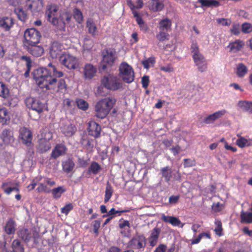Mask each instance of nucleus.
I'll use <instances>...</instances> for the list:
<instances>
[{
    "label": "nucleus",
    "mask_w": 252,
    "mask_h": 252,
    "mask_svg": "<svg viewBox=\"0 0 252 252\" xmlns=\"http://www.w3.org/2000/svg\"><path fill=\"white\" fill-rule=\"evenodd\" d=\"M73 17L76 21L79 24H81L83 21V16L81 10L77 8H75L73 9Z\"/></svg>",
    "instance_id": "44"
},
{
    "label": "nucleus",
    "mask_w": 252,
    "mask_h": 252,
    "mask_svg": "<svg viewBox=\"0 0 252 252\" xmlns=\"http://www.w3.org/2000/svg\"><path fill=\"white\" fill-rule=\"evenodd\" d=\"M137 23L139 25L140 30L143 32H147L149 31V28L147 24L143 21L142 18H138Z\"/></svg>",
    "instance_id": "49"
},
{
    "label": "nucleus",
    "mask_w": 252,
    "mask_h": 252,
    "mask_svg": "<svg viewBox=\"0 0 252 252\" xmlns=\"http://www.w3.org/2000/svg\"><path fill=\"white\" fill-rule=\"evenodd\" d=\"M37 44H29L26 46L27 51L35 57L41 56L44 52L43 47L41 45H38Z\"/></svg>",
    "instance_id": "16"
},
{
    "label": "nucleus",
    "mask_w": 252,
    "mask_h": 252,
    "mask_svg": "<svg viewBox=\"0 0 252 252\" xmlns=\"http://www.w3.org/2000/svg\"><path fill=\"white\" fill-rule=\"evenodd\" d=\"M73 205L71 203H69L62 208L61 212L63 214L67 215L69 211L73 209Z\"/></svg>",
    "instance_id": "60"
},
{
    "label": "nucleus",
    "mask_w": 252,
    "mask_h": 252,
    "mask_svg": "<svg viewBox=\"0 0 252 252\" xmlns=\"http://www.w3.org/2000/svg\"><path fill=\"white\" fill-rule=\"evenodd\" d=\"M93 223L94 232L96 235H97L98 234V229L100 226V221L99 220H95L93 222Z\"/></svg>",
    "instance_id": "62"
},
{
    "label": "nucleus",
    "mask_w": 252,
    "mask_h": 252,
    "mask_svg": "<svg viewBox=\"0 0 252 252\" xmlns=\"http://www.w3.org/2000/svg\"><path fill=\"white\" fill-rule=\"evenodd\" d=\"M9 119L8 112L5 108L0 109V120L1 123L4 124L6 123V121Z\"/></svg>",
    "instance_id": "48"
},
{
    "label": "nucleus",
    "mask_w": 252,
    "mask_h": 252,
    "mask_svg": "<svg viewBox=\"0 0 252 252\" xmlns=\"http://www.w3.org/2000/svg\"><path fill=\"white\" fill-rule=\"evenodd\" d=\"M87 130L89 135L94 138H98L100 136L101 126L94 121H90L88 123Z\"/></svg>",
    "instance_id": "15"
},
{
    "label": "nucleus",
    "mask_w": 252,
    "mask_h": 252,
    "mask_svg": "<svg viewBox=\"0 0 252 252\" xmlns=\"http://www.w3.org/2000/svg\"><path fill=\"white\" fill-rule=\"evenodd\" d=\"M41 34L35 28L27 29L24 33V38L28 45L38 44Z\"/></svg>",
    "instance_id": "11"
},
{
    "label": "nucleus",
    "mask_w": 252,
    "mask_h": 252,
    "mask_svg": "<svg viewBox=\"0 0 252 252\" xmlns=\"http://www.w3.org/2000/svg\"><path fill=\"white\" fill-rule=\"evenodd\" d=\"M36 190L39 192H45L49 193L51 192V189L43 183L39 184V186L36 189Z\"/></svg>",
    "instance_id": "56"
},
{
    "label": "nucleus",
    "mask_w": 252,
    "mask_h": 252,
    "mask_svg": "<svg viewBox=\"0 0 252 252\" xmlns=\"http://www.w3.org/2000/svg\"><path fill=\"white\" fill-rule=\"evenodd\" d=\"M200 3L201 7H217L220 5L219 1L216 0H198Z\"/></svg>",
    "instance_id": "35"
},
{
    "label": "nucleus",
    "mask_w": 252,
    "mask_h": 252,
    "mask_svg": "<svg viewBox=\"0 0 252 252\" xmlns=\"http://www.w3.org/2000/svg\"><path fill=\"white\" fill-rule=\"evenodd\" d=\"M236 144L239 147L241 148L252 146V138L246 139L241 137L240 138L237 140Z\"/></svg>",
    "instance_id": "39"
},
{
    "label": "nucleus",
    "mask_w": 252,
    "mask_h": 252,
    "mask_svg": "<svg viewBox=\"0 0 252 252\" xmlns=\"http://www.w3.org/2000/svg\"><path fill=\"white\" fill-rule=\"evenodd\" d=\"M21 60L26 62L27 68H31L32 61L30 57L27 56H22L21 57Z\"/></svg>",
    "instance_id": "58"
},
{
    "label": "nucleus",
    "mask_w": 252,
    "mask_h": 252,
    "mask_svg": "<svg viewBox=\"0 0 252 252\" xmlns=\"http://www.w3.org/2000/svg\"><path fill=\"white\" fill-rule=\"evenodd\" d=\"M0 137L5 144H9L13 143L14 138L13 132L10 128H5L1 132Z\"/></svg>",
    "instance_id": "20"
},
{
    "label": "nucleus",
    "mask_w": 252,
    "mask_h": 252,
    "mask_svg": "<svg viewBox=\"0 0 252 252\" xmlns=\"http://www.w3.org/2000/svg\"><path fill=\"white\" fill-rule=\"evenodd\" d=\"M97 72V68L91 63H86L83 67V75L85 80H91Z\"/></svg>",
    "instance_id": "18"
},
{
    "label": "nucleus",
    "mask_w": 252,
    "mask_h": 252,
    "mask_svg": "<svg viewBox=\"0 0 252 252\" xmlns=\"http://www.w3.org/2000/svg\"><path fill=\"white\" fill-rule=\"evenodd\" d=\"M127 212V210L116 211L115 208H112L106 215L103 216V218L114 216L115 215L118 214V216H121L122 213Z\"/></svg>",
    "instance_id": "52"
},
{
    "label": "nucleus",
    "mask_w": 252,
    "mask_h": 252,
    "mask_svg": "<svg viewBox=\"0 0 252 252\" xmlns=\"http://www.w3.org/2000/svg\"><path fill=\"white\" fill-rule=\"evenodd\" d=\"M30 0H8L9 4L14 6L24 4L26 2H29Z\"/></svg>",
    "instance_id": "54"
},
{
    "label": "nucleus",
    "mask_w": 252,
    "mask_h": 252,
    "mask_svg": "<svg viewBox=\"0 0 252 252\" xmlns=\"http://www.w3.org/2000/svg\"><path fill=\"white\" fill-rule=\"evenodd\" d=\"M248 72L247 67L243 63H240L237 65V74L239 77H243Z\"/></svg>",
    "instance_id": "43"
},
{
    "label": "nucleus",
    "mask_w": 252,
    "mask_h": 252,
    "mask_svg": "<svg viewBox=\"0 0 252 252\" xmlns=\"http://www.w3.org/2000/svg\"><path fill=\"white\" fill-rule=\"evenodd\" d=\"M226 113V111L224 109L217 111L212 114L208 115L207 117L204 119L203 122L206 124H212L216 120L222 117Z\"/></svg>",
    "instance_id": "22"
},
{
    "label": "nucleus",
    "mask_w": 252,
    "mask_h": 252,
    "mask_svg": "<svg viewBox=\"0 0 252 252\" xmlns=\"http://www.w3.org/2000/svg\"><path fill=\"white\" fill-rule=\"evenodd\" d=\"M86 27L88 29V32L93 36L96 34L97 28L95 24L92 19H89L86 23Z\"/></svg>",
    "instance_id": "34"
},
{
    "label": "nucleus",
    "mask_w": 252,
    "mask_h": 252,
    "mask_svg": "<svg viewBox=\"0 0 252 252\" xmlns=\"http://www.w3.org/2000/svg\"><path fill=\"white\" fill-rule=\"evenodd\" d=\"M67 151V148L63 144H58L52 150L51 156L54 159H56L60 156L64 155Z\"/></svg>",
    "instance_id": "19"
},
{
    "label": "nucleus",
    "mask_w": 252,
    "mask_h": 252,
    "mask_svg": "<svg viewBox=\"0 0 252 252\" xmlns=\"http://www.w3.org/2000/svg\"><path fill=\"white\" fill-rule=\"evenodd\" d=\"M171 22L168 19L161 20L159 23V30L162 31L168 32L170 29Z\"/></svg>",
    "instance_id": "38"
},
{
    "label": "nucleus",
    "mask_w": 252,
    "mask_h": 252,
    "mask_svg": "<svg viewBox=\"0 0 252 252\" xmlns=\"http://www.w3.org/2000/svg\"><path fill=\"white\" fill-rule=\"evenodd\" d=\"M94 140L89 138H83L81 140L82 144L85 143V147L88 150H92L94 146Z\"/></svg>",
    "instance_id": "47"
},
{
    "label": "nucleus",
    "mask_w": 252,
    "mask_h": 252,
    "mask_svg": "<svg viewBox=\"0 0 252 252\" xmlns=\"http://www.w3.org/2000/svg\"><path fill=\"white\" fill-rule=\"evenodd\" d=\"M195 160L193 159L185 158L184 159V166L185 168L191 167L195 166Z\"/></svg>",
    "instance_id": "55"
},
{
    "label": "nucleus",
    "mask_w": 252,
    "mask_h": 252,
    "mask_svg": "<svg viewBox=\"0 0 252 252\" xmlns=\"http://www.w3.org/2000/svg\"><path fill=\"white\" fill-rule=\"evenodd\" d=\"M59 7L56 4H50L46 6L45 17L46 20L60 31H65V23L63 16H58Z\"/></svg>",
    "instance_id": "2"
},
{
    "label": "nucleus",
    "mask_w": 252,
    "mask_h": 252,
    "mask_svg": "<svg viewBox=\"0 0 252 252\" xmlns=\"http://www.w3.org/2000/svg\"><path fill=\"white\" fill-rule=\"evenodd\" d=\"M13 24V19L10 17H4L0 20V26L5 31H9Z\"/></svg>",
    "instance_id": "29"
},
{
    "label": "nucleus",
    "mask_w": 252,
    "mask_h": 252,
    "mask_svg": "<svg viewBox=\"0 0 252 252\" xmlns=\"http://www.w3.org/2000/svg\"><path fill=\"white\" fill-rule=\"evenodd\" d=\"M61 130L65 136L70 137L74 135L76 131V127L70 121L66 120L63 122Z\"/></svg>",
    "instance_id": "14"
},
{
    "label": "nucleus",
    "mask_w": 252,
    "mask_h": 252,
    "mask_svg": "<svg viewBox=\"0 0 252 252\" xmlns=\"http://www.w3.org/2000/svg\"><path fill=\"white\" fill-rule=\"evenodd\" d=\"M10 96L8 87L3 82H0V97L8 99Z\"/></svg>",
    "instance_id": "33"
},
{
    "label": "nucleus",
    "mask_w": 252,
    "mask_h": 252,
    "mask_svg": "<svg viewBox=\"0 0 252 252\" xmlns=\"http://www.w3.org/2000/svg\"><path fill=\"white\" fill-rule=\"evenodd\" d=\"M161 220L166 223H170L173 226H178L183 227L184 224H182L180 220L175 217L165 216L162 214L161 216Z\"/></svg>",
    "instance_id": "27"
},
{
    "label": "nucleus",
    "mask_w": 252,
    "mask_h": 252,
    "mask_svg": "<svg viewBox=\"0 0 252 252\" xmlns=\"http://www.w3.org/2000/svg\"><path fill=\"white\" fill-rule=\"evenodd\" d=\"M66 191L65 188L63 186H60L56 188H54L51 191L53 196L55 198H60L62 194Z\"/></svg>",
    "instance_id": "41"
},
{
    "label": "nucleus",
    "mask_w": 252,
    "mask_h": 252,
    "mask_svg": "<svg viewBox=\"0 0 252 252\" xmlns=\"http://www.w3.org/2000/svg\"><path fill=\"white\" fill-rule=\"evenodd\" d=\"M16 226L17 224L14 219L9 218L5 222L4 230L7 235L14 234L16 231Z\"/></svg>",
    "instance_id": "25"
},
{
    "label": "nucleus",
    "mask_w": 252,
    "mask_h": 252,
    "mask_svg": "<svg viewBox=\"0 0 252 252\" xmlns=\"http://www.w3.org/2000/svg\"><path fill=\"white\" fill-rule=\"evenodd\" d=\"M12 251L11 252H25L24 245L19 239L13 240L11 244Z\"/></svg>",
    "instance_id": "31"
},
{
    "label": "nucleus",
    "mask_w": 252,
    "mask_h": 252,
    "mask_svg": "<svg viewBox=\"0 0 252 252\" xmlns=\"http://www.w3.org/2000/svg\"><path fill=\"white\" fill-rule=\"evenodd\" d=\"M116 99L114 97H107L99 100L94 107L95 116L99 119L105 118L114 106Z\"/></svg>",
    "instance_id": "3"
},
{
    "label": "nucleus",
    "mask_w": 252,
    "mask_h": 252,
    "mask_svg": "<svg viewBox=\"0 0 252 252\" xmlns=\"http://www.w3.org/2000/svg\"><path fill=\"white\" fill-rule=\"evenodd\" d=\"M217 23L222 26H229L231 24V20L225 18H218L216 19Z\"/></svg>",
    "instance_id": "53"
},
{
    "label": "nucleus",
    "mask_w": 252,
    "mask_h": 252,
    "mask_svg": "<svg viewBox=\"0 0 252 252\" xmlns=\"http://www.w3.org/2000/svg\"><path fill=\"white\" fill-rule=\"evenodd\" d=\"M215 223L217 225V227L215 229V231L216 232V234L220 236L222 230L221 222L220 221L218 220L215 222Z\"/></svg>",
    "instance_id": "61"
},
{
    "label": "nucleus",
    "mask_w": 252,
    "mask_h": 252,
    "mask_svg": "<svg viewBox=\"0 0 252 252\" xmlns=\"http://www.w3.org/2000/svg\"><path fill=\"white\" fill-rule=\"evenodd\" d=\"M245 46V42L241 40L237 39L230 42L227 47L229 48V52L233 53L241 51Z\"/></svg>",
    "instance_id": "24"
},
{
    "label": "nucleus",
    "mask_w": 252,
    "mask_h": 252,
    "mask_svg": "<svg viewBox=\"0 0 252 252\" xmlns=\"http://www.w3.org/2000/svg\"><path fill=\"white\" fill-rule=\"evenodd\" d=\"M169 34L167 32L159 30V33L157 34L156 37L159 41H164L169 39Z\"/></svg>",
    "instance_id": "51"
},
{
    "label": "nucleus",
    "mask_w": 252,
    "mask_h": 252,
    "mask_svg": "<svg viewBox=\"0 0 252 252\" xmlns=\"http://www.w3.org/2000/svg\"><path fill=\"white\" fill-rule=\"evenodd\" d=\"M160 174L162 178H164L166 182L170 181L172 177V169L168 166L162 167L160 169Z\"/></svg>",
    "instance_id": "30"
},
{
    "label": "nucleus",
    "mask_w": 252,
    "mask_h": 252,
    "mask_svg": "<svg viewBox=\"0 0 252 252\" xmlns=\"http://www.w3.org/2000/svg\"><path fill=\"white\" fill-rule=\"evenodd\" d=\"M160 232V228L158 227H155L151 230L148 241L150 246L152 247H154L157 244Z\"/></svg>",
    "instance_id": "21"
},
{
    "label": "nucleus",
    "mask_w": 252,
    "mask_h": 252,
    "mask_svg": "<svg viewBox=\"0 0 252 252\" xmlns=\"http://www.w3.org/2000/svg\"><path fill=\"white\" fill-rule=\"evenodd\" d=\"M237 105L243 111L252 113V102L241 100L238 102Z\"/></svg>",
    "instance_id": "32"
},
{
    "label": "nucleus",
    "mask_w": 252,
    "mask_h": 252,
    "mask_svg": "<svg viewBox=\"0 0 252 252\" xmlns=\"http://www.w3.org/2000/svg\"><path fill=\"white\" fill-rule=\"evenodd\" d=\"M149 77L148 76L145 75L142 78V85L144 89H147L149 84Z\"/></svg>",
    "instance_id": "64"
},
{
    "label": "nucleus",
    "mask_w": 252,
    "mask_h": 252,
    "mask_svg": "<svg viewBox=\"0 0 252 252\" xmlns=\"http://www.w3.org/2000/svg\"><path fill=\"white\" fill-rule=\"evenodd\" d=\"M27 9L34 14L41 10L43 6V0H30L29 2H26Z\"/></svg>",
    "instance_id": "17"
},
{
    "label": "nucleus",
    "mask_w": 252,
    "mask_h": 252,
    "mask_svg": "<svg viewBox=\"0 0 252 252\" xmlns=\"http://www.w3.org/2000/svg\"><path fill=\"white\" fill-rule=\"evenodd\" d=\"M101 84L107 89L111 91H116L122 88L121 80L116 76L108 74L101 79Z\"/></svg>",
    "instance_id": "7"
},
{
    "label": "nucleus",
    "mask_w": 252,
    "mask_h": 252,
    "mask_svg": "<svg viewBox=\"0 0 252 252\" xmlns=\"http://www.w3.org/2000/svg\"><path fill=\"white\" fill-rule=\"evenodd\" d=\"M62 51V45L58 41L52 42L50 48V56L53 59H56L60 57Z\"/></svg>",
    "instance_id": "23"
},
{
    "label": "nucleus",
    "mask_w": 252,
    "mask_h": 252,
    "mask_svg": "<svg viewBox=\"0 0 252 252\" xmlns=\"http://www.w3.org/2000/svg\"><path fill=\"white\" fill-rule=\"evenodd\" d=\"M14 12L17 15L18 18L21 21L25 22L28 19V14L22 7H18L15 8Z\"/></svg>",
    "instance_id": "36"
},
{
    "label": "nucleus",
    "mask_w": 252,
    "mask_h": 252,
    "mask_svg": "<svg viewBox=\"0 0 252 252\" xmlns=\"http://www.w3.org/2000/svg\"><path fill=\"white\" fill-rule=\"evenodd\" d=\"M75 163L73 160L70 158L67 159L63 163V168L66 173L70 172L74 168Z\"/></svg>",
    "instance_id": "37"
},
{
    "label": "nucleus",
    "mask_w": 252,
    "mask_h": 252,
    "mask_svg": "<svg viewBox=\"0 0 252 252\" xmlns=\"http://www.w3.org/2000/svg\"><path fill=\"white\" fill-rule=\"evenodd\" d=\"M67 89V85L65 80L63 79H57V82L56 86V88L54 89L57 92L64 90L65 91Z\"/></svg>",
    "instance_id": "46"
},
{
    "label": "nucleus",
    "mask_w": 252,
    "mask_h": 252,
    "mask_svg": "<svg viewBox=\"0 0 252 252\" xmlns=\"http://www.w3.org/2000/svg\"><path fill=\"white\" fill-rule=\"evenodd\" d=\"M76 104L78 107L83 110L86 111L88 109L89 104L84 99H78L76 100Z\"/></svg>",
    "instance_id": "50"
},
{
    "label": "nucleus",
    "mask_w": 252,
    "mask_h": 252,
    "mask_svg": "<svg viewBox=\"0 0 252 252\" xmlns=\"http://www.w3.org/2000/svg\"><path fill=\"white\" fill-rule=\"evenodd\" d=\"M191 52L193 61L201 72L204 71L207 67V63L204 56L200 53L196 42H193L191 46Z\"/></svg>",
    "instance_id": "5"
},
{
    "label": "nucleus",
    "mask_w": 252,
    "mask_h": 252,
    "mask_svg": "<svg viewBox=\"0 0 252 252\" xmlns=\"http://www.w3.org/2000/svg\"><path fill=\"white\" fill-rule=\"evenodd\" d=\"M25 104L29 109H31L40 114L44 110H48L47 104L41 102L40 100L32 97L25 99Z\"/></svg>",
    "instance_id": "8"
},
{
    "label": "nucleus",
    "mask_w": 252,
    "mask_h": 252,
    "mask_svg": "<svg viewBox=\"0 0 252 252\" xmlns=\"http://www.w3.org/2000/svg\"><path fill=\"white\" fill-rule=\"evenodd\" d=\"M19 239L23 241L26 245L32 241V247H35L39 244L38 239L40 237L39 232L36 228L29 229L25 227L19 228L17 231Z\"/></svg>",
    "instance_id": "4"
},
{
    "label": "nucleus",
    "mask_w": 252,
    "mask_h": 252,
    "mask_svg": "<svg viewBox=\"0 0 252 252\" xmlns=\"http://www.w3.org/2000/svg\"><path fill=\"white\" fill-rule=\"evenodd\" d=\"M148 6L153 12L161 11L164 7V4L161 0H150L148 2Z\"/></svg>",
    "instance_id": "26"
},
{
    "label": "nucleus",
    "mask_w": 252,
    "mask_h": 252,
    "mask_svg": "<svg viewBox=\"0 0 252 252\" xmlns=\"http://www.w3.org/2000/svg\"><path fill=\"white\" fill-rule=\"evenodd\" d=\"M120 77L123 81L127 83L132 82L134 79V71L129 65L126 63H122L119 66Z\"/></svg>",
    "instance_id": "9"
},
{
    "label": "nucleus",
    "mask_w": 252,
    "mask_h": 252,
    "mask_svg": "<svg viewBox=\"0 0 252 252\" xmlns=\"http://www.w3.org/2000/svg\"><path fill=\"white\" fill-rule=\"evenodd\" d=\"M119 227L121 229L124 228L125 227L127 226L129 228L130 227V225L128 220H124L123 219H121L119 220Z\"/></svg>",
    "instance_id": "63"
},
{
    "label": "nucleus",
    "mask_w": 252,
    "mask_h": 252,
    "mask_svg": "<svg viewBox=\"0 0 252 252\" xmlns=\"http://www.w3.org/2000/svg\"><path fill=\"white\" fill-rule=\"evenodd\" d=\"M33 78L37 85L41 88L47 90L56 88L57 79L55 77H61L63 74L62 71H58L56 67L50 63L46 67H40L33 70L32 73Z\"/></svg>",
    "instance_id": "1"
},
{
    "label": "nucleus",
    "mask_w": 252,
    "mask_h": 252,
    "mask_svg": "<svg viewBox=\"0 0 252 252\" xmlns=\"http://www.w3.org/2000/svg\"><path fill=\"white\" fill-rule=\"evenodd\" d=\"M60 62L69 69H75L79 67L78 59L74 56L69 54H64L60 57Z\"/></svg>",
    "instance_id": "10"
},
{
    "label": "nucleus",
    "mask_w": 252,
    "mask_h": 252,
    "mask_svg": "<svg viewBox=\"0 0 252 252\" xmlns=\"http://www.w3.org/2000/svg\"><path fill=\"white\" fill-rule=\"evenodd\" d=\"M19 186V184L18 182H14L12 181H8L6 182L3 183L2 185V188L3 189H5L8 187H13V186Z\"/></svg>",
    "instance_id": "57"
},
{
    "label": "nucleus",
    "mask_w": 252,
    "mask_h": 252,
    "mask_svg": "<svg viewBox=\"0 0 252 252\" xmlns=\"http://www.w3.org/2000/svg\"><path fill=\"white\" fill-rule=\"evenodd\" d=\"M101 170V166L96 161H93L88 169L90 172L96 175Z\"/></svg>",
    "instance_id": "42"
},
{
    "label": "nucleus",
    "mask_w": 252,
    "mask_h": 252,
    "mask_svg": "<svg viewBox=\"0 0 252 252\" xmlns=\"http://www.w3.org/2000/svg\"><path fill=\"white\" fill-rule=\"evenodd\" d=\"M252 31V27L249 23H244L242 25V31L244 33H249Z\"/></svg>",
    "instance_id": "59"
},
{
    "label": "nucleus",
    "mask_w": 252,
    "mask_h": 252,
    "mask_svg": "<svg viewBox=\"0 0 252 252\" xmlns=\"http://www.w3.org/2000/svg\"><path fill=\"white\" fill-rule=\"evenodd\" d=\"M102 56L100 67L101 70H105L113 65L117 58L116 52L113 48H106L102 51Z\"/></svg>",
    "instance_id": "6"
},
{
    "label": "nucleus",
    "mask_w": 252,
    "mask_h": 252,
    "mask_svg": "<svg viewBox=\"0 0 252 252\" xmlns=\"http://www.w3.org/2000/svg\"><path fill=\"white\" fill-rule=\"evenodd\" d=\"M19 138L23 144L28 147L32 145V132L25 127H21L19 130Z\"/></svg>",
    "instance_id": "13"
},
{
    "label": "nucleus",
    "mask_w": 252,
    "mask_h": 252,
    "mask_svg": "<svg viewBox=\"0 0 252 252\" xmlns=\"http://www.w3.org/2000/svg\"><path fill=\"white\" fill-rule=\"evenodd\" d=\"M104 202L106 203L110 200L113 192V190L111 184L108 182L106 184Z\"/></svg>",
    "instance_id": "45"
},
{
    "label": "nucleus",
    "mask_w": 252,
    "mask_h": 252,
    "mask_svg": "<svg viewBox=\"0 0 252 252\" xmlns=\"http://www.w3.org/2000/svg\"><path fill=\"white\" fill-rule=\"evenodd\" d=\"M146 245V239L143 234H136L128 242V246L136 250H141Z\"/></svg>",
    "instance_id": "12"
},
{
    "label": "nucleus",
    "mask_w": 252,
    "mask_h": 252,
    "mask_svg": "<svg viewBox=\"0 0 252 252\" xmlns=\"http://www.w3.org/2000/svg\"><path fill=\"white\" fill-rule=\"evenodd\" d=\"M51 148L50 143L45 139H41L38 141L37 149L40 153H44L49 150Z\"/></svg>",
    "instance_id": "28"
},
{
    "label": "nucleus",
    "mask_w": 252,
    "mask_h": 252,
    "mask_svg": "<svg viewBox=\"0 0 252 252\" xmlns=\"http://www.w3.org/2000/svg\"><path fill=\"white\" fill-rule=\"evenodd\" d=\"M240 217L241 222L252 223V213H248L242 211L241 213Z\"/></svg>",
    "instance_id": "40"
}]
</instances>
